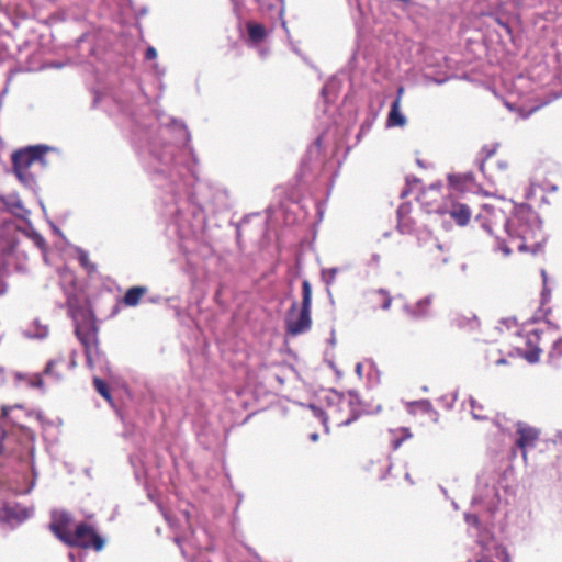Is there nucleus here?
Here are the masks:
<instances>
[{"label":"nucleus","mask_w":562,"mask_h":562,"mask_svg":"<svg viewBox=\"0 0 562 562\" xmlns=\"http://www.w3.org/2000/svg\"><path fill=\"white\" fill-rule=\"evenodd\" d=\"M157 57V52L153 46H149L145 52V58L147 60H153Z\"/></svg>","instance_id":"obj_26"},{"label":"nucleus","mask_w":562,"mask_h":562,"mask_svg":"<svg viewBox=\"0 0 562 562\" xmlns=\"http://www.w3.org/2000/svg\"><path fill=\"white\" fill-rule=\"evenodd\" d=\"M71 521V516L68 513L55 512L52 515L49 529L61 542L66 543L68 537L74 532L70 528Z\"/></svg>","instance_id":"obj_9"},{"label":"nucleus","mask_w":562,"mask_h":562,"mask_svg":"<svg viewBox=\"0 0 562 562\" xmlns=\"http://www.w3.org/2000/svg\"><path fill=\"white\" fill-rule=\"evenodd\" d=\"M5 436H7L5 431L1 430L0 431V456L3 453V450H4L2 442H3L4 438H5Z\"/></svg>","instance_id":"obj_27"},{"label":"nucleus","mask_w":562,"mask_h":562,"mask_svg":"<svg viewBox=\"0 0 562 562\" xmlns=\"http://www.w3.org/2000/svg\"><path fill=\"white\" fill-rule=\"evenodd\" d=\"M312 286L308 280L302 282V302L297 310V303L293 302L285 317V329L291 336L306 333L312 326Z\"/></svg>","instance_id":"obj_5"},{"label":"nucleus","mask_w":562,"mask_h":562,"mask_svg":"<svg viewBox=\"0 0 562 562\" xmlns=\"http://www.w3.org/2000/svg\"><path fill=\"white\" fill-rule=\"evenodd\" d=\"M261 7H266L268 10L276 9L278 14H282L284 10L283 0H258Z\"/></svg>","instance_id":"obj_20"},{"label":"nucleus","mask_w":562,"mask_h":562,"mask_svg":"<svg viewBox=\"0 0 562 562\" xmlns=\"http://www.w3.org/2000/svg\"><path fill=\"white\" fill-rule=\"evenodd\" d=\"M430 305H431V299L425 297L417 302L415 313L419 316H425L428 314Z\"/></svg>","instance_id":"obj_21"},{"label":"nucleus","mask_w":562,"mask_h":562,"mask_svg":"<svg viewBox=\"0 0 562 562\" xmlns=\"http://www.w3.org/2000/svg\"><path fill=\"white\" fill-rule=\"evenodd\" d=\"M46 153V146L37 145L19 149L12 154L13 171L23 184L31 186L35 182V175L32 169L35 166L43 167L45 165L44 156Z\"/></svg>","instance_id":"obj_4"},{"label":"nucleus","mask_w":562,"mask_h":562,"mask_svg":"<svg viewBox=\"0 0 562 562\" xmlns=\"http://www.w3.org/2000/svg\"><path fill=\"white\" fill-rule=\"evenodd\" d=\"M406 124V117L401 112V104L398 100H394L391 104L390 112L386 119V125L389 127L400 126L403 127Z\"/></svg>","instance_id":"obj_13"},{"label":"nucleus","mask_w":562,"mask_h":562,"mask_svg":"<svg viewBox=\"0 0 562 562\" xmlns=\"http://www.w3.org/2000/svg\"><path fill=\"white\" fill-rule=\"evenodd\" d=\"M451 325L459 329L474 330L479 327L480 322L473 312L464 310L452 314Z\"/></svg>","instance_id":"obj_11"},{"label":"nucleus","mask_w":562,"mask_h":562,"mask_svg":"<svg viewBox=\"0 0 562 562\" xmlns=\"http://www.w3.org/2000/svg\"><path fill=\"white\" fill-rule=\"evenodd\" d=\"M502 350L498 349L497 347L495 346H491L487 350H486V360L491 363V364H504L506 363V359L502 356Z\"/></svg>","instance_id":"obj_18"},{"label":"nucleus","mask_w":562,"mask_h":562,"mask_svg":"<svg viewBox=\"0 0 562 562\" xmlns=\"http://www.w3.org/2000/svg\"><path fill=\"white\" fill-rule=\"evenodd\" d=\"M516 447L521 451L522 458L527 459V450L535 448L540 439L541 430L524 422L516 423Z\"/></svg>","instance_id":"obj_8"},{"label":"nucleus","mask_w":562,"mask_h":562,"mask_svg":"<svg viewBox=\"0 0 562 562\" xmlns=\"http://www.w3.org/2000/svg\"><path fill=\"white\" fill-rule=\"evenodd\" d=\"M262 37H255V36H251V37H248V42L249 44L251 45H256L258 43L259 40H261Z\"/></svg>","instance_id":"obj_29"},{"label":"nucleus","mask_w":562,"mask_h":562,"mask_svg":"<svg viewBox=\"0 0 562 562\" xmlns=\"http://www.w3.org/2000/svg\"><path fill=\"white\" fill-rule=\"evenodd\" d=\"M71 548L93 549L99 552L104 548V539L97 533L94 528L86 522H80L75 527L74 532L68 537L65 543Z\"/></svg>","instance_id":"obj_6"},{"label":"nucleus","mask_w":562,"mask_h":562,"mask_svg":"<svg viewBox=\"0 0 562 562\" xmlns=\"http://www.w3.org/2000/svg\"><path fill=\"white\" fill-rule=\"evenodd\" d=\"M75 366H76V351H72L71 360H70L68 368H74Z\"/></svg>","instance_id":"obj_28"},{"label":"nucleus","mask_w":562,"mask_h":562,"mask_svg":"<svg viewBox=\"0 0 562 562\" xmlns=\"http://www.w3.org/2000/svg\"><path fill=\"white\" fill-rule=\"evenodd\" d=\"M36 244H37V246H38V247H42V248H43V247L45 246V240H44V238H42V237H40V236H38V237H37V240H36Z\"/></svg>","instance_id":"obj_31"},{"label":"nucleus","mask_w":562,"mask_h":562,"mask_svg":"<svg viewBox=\"0 0 562 562\" xmlns=\"http://www.w3.org/2000/svg\"><path fill=\"white\" fill-rule=\"evenodd\" d=\"M49 328L47 324H43L38 318L29 323L26 335L32 338L43 339L48 336Z\"/></svg>","instance_id":"obj_15"},{"label":"nucleus","mask_w":562,"mask_h":562,"mask_svg":"<svg viewBox=\"0 0 562 562\" xmlns=\"http://www.w3.org/2000/svg\"><path fill=\"white\" fill-rule=\"evenodd\" d=\"M416 228V221L413 216V205L408 202L402 203L397 209V229L402 234H413Z\"/></svg>","instance_id":"obj_10"},{"label":"nucleus","mask_w":562,"mask_h":562,"mask_svg":"<svg viewBox=\"0 0 562 562\" xmlns=\"http://www.w3.org/2000/svg\"><path fill=\"white\" fill-rule=\"evenodd\" d=\"M248 35H266V30L261 24L248 23Z\"/></svg>","instance_id":"obj_24"},{"label":"nucleus","mask_w":562,"mask_h":562,"mask_svg":"<svg viewBox=\"0 0 562 562\" xmlns=\"http://www.w3.org/2000/svg\"><path fill=\"white\" fill-rule=\"evenodd\" d=\"M371 302L374 307L389 310L392 304V296L387 291L380 289L372 293Z\"/></svg>","instance_id":"obj_17"},{"label":"nucleus","mask_w":562,"mask_h":562,"mask_svg":"<svg viewBox=\"0 0 562 562\" xmlns=\"http://www.w3.org/2000/svg\"><path fill=\"white\" fill-rule=\"evenodd\" d=\"M312 439L316 440L317 439V435L316 434L312 435Z\"/></svg>","instance_id":"obj_32"},{"label":"nucleus","mask_w":562,"mask_h":562,"mask_svg":"<svg viewBox=\"0 0 562 562\" xmlns=\"http://www.w3.org/2000/svg\"><path fill=\"white\" fill-rule=\"evenodd\" d=\"M540 340V333L536 329L520 334L514 346L516 355L530 363L537 362L541 353Z\"/></svg>","instance_id":"obj_7"},{"label":"nucleus","mask_w":562,"mask_h":562,"mask_svg":"<svg viewBox=\"0 0 562 562\" xmlns=\"http://www.w3.org/2000/svg\"><path fill=\"white\" fill-rule=\"evenodd\" d=\"M93 385H94V389L97 390V392L102 396L104 397L105 400L108 401H111V393H110V389H109V385L106 384L105 381H103L102 379L100 378H94L93 379Z\"/></svg>","instance_id":"obj_19"},{"label":"nucleus","mask_w":562,"mask_h":562,"mask_svg":"<svg viewBox=\"0 0 562 562\" xmlns=\"http://www.w3.org/2000/svg\"><path fill=\"white\" fill-rule=\"evenodd\" d=\"M14 408H20V406H8V405H3L1 407V416L3 418H9V415L11 413V411H13Z\"/></svg>","instance_id":"obj_25"},{"label":"nucleus","mask_w":562,"mask_h":562,"mask_svg":"<svg viewBox=\"0 0 562 562\" xmlns=\"http://www.w3.org/2000/svg\"><path fill=\"white\" fill-rule=\"evenodd\" d=\"M403 93H404V88H403V87H400V88L397 89V95H396V99H395V100H398V101L401 102Z\"/></svg>","instance_id":"obj_30"},{"label":"nucleus","mask_w":562,"mask_h":562,"mask_svg":"<svg viewBox=\"0 0 562 562\" xmlns=\"http://www.w3.org/2000/svg\"><path fill=\"white\" fill-rule=\"evenodd\" d=\"M70 314L75 322V335L83 347L87 366L93 369L94 361L100 356L99 328L95 319L93 315L85 308L71 310Z\"/></svg>","instance_id":"obj_3"},{"label":"nucleus","mask_w":562,"mask_h":562,"mask_svg":"<svg viewBox=\"0 0 562 562\" xmlns=\"http://www.w3.org/2000/svg\"><path fill=\"white\" fill-rule=\"evenodd\" d=\"M549 358L551 362H554L562 358V338L554 341L552 349L549 353Z\"/></svg>","instance_id":"obj_22"},{"label":"nucleus","mask_w":562,"mask_h":562,"mask_svg":"<svg viewBox=\"0 0 562 562\" xmlns=\"http://www.w3.org/2000/svg\"><path fill=\"white\" fill-rule=\"evenodd\" d=\"M448 213L460 226L467 225L471 218V211L469 206L462 203H454Z\"/></svg>","instance_id":"obj_12"},{"label":"nucleus","mask_w":562,"mask_h":562,"mask_svg":"<svg viewBox=\"0 0 562 562\" xmlns=\"http://www.w3.org/2000/svg\"><path fill=\"white\" fill-rule=\"evenodd\" d=\"M400 431H401L402 436L400 438H395L392 441V448L394 450L398 449L404 440L412 437V434L407 428H402Z\"/></svg>","instance_id":"obj_23"},{"label":"nucleus","mask_w":562,"mask_h":562,"mask_svg":"<svg viewBox=\"0 0 562 562\" xmlns=\"http://www.w3.org/2000/svg\"><path fill=\"white\" fill-rule=\"evenodd\" d=\"M147 289L145 286H133L130 288L125 295L122 299V303L125 306H136L140 302L142 297L146 293Z\"/></svg>","instance_id":"obj_16"},{"label":"nucleus","mask_w":562,"mask_h":562,"mask_svg":"<svg viewBox=\"0 0 562 562\" xmlns=\"http://www.w3.org/2000/svg\"><path fill=\"white\" fill-rule=\"evenodd\" d=\"M67 368L65 358L63 356L57 357L56 359L49 360L45 367V374L53 376L57 380L61 379L65 373V369Z\"/></svg>","instance_id":"obj_14"},{"label":"nucleus","mask_w":562,"mask_h":562,"mask_svg":"<svg viewBox=\"0 0 562 562\" xmlns=\"http://www.w3.org/2000/svg\"><path fill=\"white\" fill-rule=\"evenodd\" d=\"M311 408L314 415L321 419L326 430H328L330 426H348L352 422L358 420L363 413L358 398L352 395L344 396L334 394L333 397L329 398L325 409L316 406H311Z\"/></svg>","instance_id":"obj_2"},{"label":"nucleus","mask_w":562,"mask_h":562,"mask_svg":"<svg viewBox=\"0 0 562 562\" xmlns=\"http://www.w3.org/2000/svg\"><path fill=\"white\" fill-rule=\"evenodd\" d=\"M530 214L519 212L508 218L505 224L507 240L498 241V249L508 256L514 249L519 252H535L539 246V227L535 222H530Z\"/></svg>","instance_id":"obj_1"}]
</instances>
